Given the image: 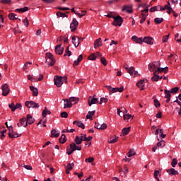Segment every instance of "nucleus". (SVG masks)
Masks as SVG:
<instances>
[{
	"label": "nucleus",
	"mask_w": 181,
	"mask_h": 181,
	"mask_svg": "<svg viewBox=\"0 0 181 181\" xmlns=\"http://www.w3.org/2000/svg\"><path fill=\"white\" fill-rule=\"evenodd\" d=\"M30 91H33V95L34 97H37V95L39 94V90H37V88H35L33 86H30Z\"/></svg>",
	"instance_id": "ddd939ff"
},
{
	"label": "nucleus",
	"mask_w": 181,
	"mask_h": 181,
	"mask_svg": "<svg viewBox=\"0 0 181 181\" xmlns=\"http://www.w3.org/2000/svg\"><path fill=\"white\" fill-rule=\"evenodd\" d=\"M15 16H17V15L16 13H9L8 19H10L11 21H15V20L18 19V18L15 17Z\"/></svg>",
	"instance_id": "4c0bfd02"
},
{
	"label": "nucleus",
	"mask_w": 181,
	"mask_h": 181,
	"mask_svg": "<svg viewBox=\"0 0 181 181\" xmlns=\"http://www.w3.org/2000/svg\"><path fill=\"white\" fill-rule=\"evenodd\" d=\"M70 46L67 47L66 49H65V52L66 53L68 57L71 56V51H70L69 49Z\"/></svg>",
	"instance_id": "4d7b16f0"
},
{
	"label": "nucleus",
	"mask_w": 181,
	"mask_h": 181,
	"mask_svg": "<svg viewBox=\"0 0 181 181\" xmlns=\"http://www.w3.org/2000/svg\"><path fill=\"white\" fill-rule=\"evenodd\" d=\"M54 136L55 138H59V136H60V132H57L56 129H52L51 131V138H53Z\"/></svg>",
	"instance_id": "4be33fe9"
},
{
	"label": "nucleus",
	"mask_w": 181,
	"mask_h": 181,
	"mask_svg": "<svg viewBox=\"0 0 181 181\" xmlns=\"http://www.w3.org/2000/svg\"><path fill=\"white\" fill-rule=\"evenodd\" d=\"M118 139V137H116L115 139H111L108 141L109 144H115Z\"/></svg>",
	"instance_id": "338daca9"
},
{
	"label": "nucleus",
	"mask_w": 181,
	"mask_h": 181,
	"mask_svg": "<svg viewBox=\"0 0 181 181\" xmlns=\"http://www.w3.org/2000/svg\"><path fill=\"white\" fill-rule=\"evenodd\" d=\"M123 118L125 121H128V119H131V118H132V115L129 114L123 115Z\"/></svg>",
	"instance_id": "8fccbe9b"
},
{
	"label": "nucleus",
	"mask_w": 181,
	"mask_h": 181,
	"mask_svg": "<svg viewBox=\"0 0 181 181\" xmlns=\"http://www.w3.org/2000/svg\"><path fill=\"white\" fill-rule=\"evenodd\" d=\"M167 173L168 175H170V176H173V175H179V172H177V170H176L175 168L167 170Z\"/></svg>",
	"instance_id": "412c9836"
},
{
	"label": "nucleus",
	"mask_w": 181,
	"mask_h": 181,
	"mask_svg": "<svg viewBox=\"0 0 181 181\" xmlns=\"http://www.w3.org/2000/svg\"><path fill=\"white\" fill-rule=\"evenodd\" d=\"M85 162H88L89 163H91L92 162H94V158L89 157L88 158H86L85 160Z\"/></svg>",
	"instance_id": "680f3d73"
},
{
	"label": "nucleus",
	"mask_w": 181,
	"mask_h": 181,
	"mask_svg": "<svg viewBox=\"0 0 181 181\" xmlns=\"http://www.w3.org/2000/svg\"><path fill=\"white\" fill-rule=\"evenodd\" d=\"M2 95H4V97H6V95H8V94H9V86H8V84L5 83L2 86Z\"/></svg>",
	"instance_id": "0eeeda50"
},
{
	"label": "nucleus",
	"mask_w": 181,
	"mask_h": 181,
	"mask_svg": "<svg viewBox=\"0 0 181 181\" xmlns=\"http://www.w3.org/2000/svg\"><path fill=\"white\" fill-rule=\"evenodd\" d=\"M156 71V74L158 73H158H162V71H165V73H166L168 71V67H165V68L158 67V70Z\"/></svg>",
	"instance_id": "37998d69"
},
{
	"label": "nucleus",
	"mask_w": 181,
	"mask_h": 181,
	"mask_svg": "<svg viewBox=\"0 0 181 181\" xmlns=\"http://www.w3.org/2000/svg\"><path fill=\"white\" fill-rule=\"evenodd\" d=\"M136 154V153L135 152V151H134V149H130L129 151L127 153V156L128 158H132V156H134Z\"/></svg>",
	"instance_id": "58836bf2"
},
{
	"label": "nucleus",
	"mask_w": 181,
	"mask_h": 181,
	"mask_svg": "<svg viewBox=\"0 0 181 181\" xmlns=\"http://www.w3.org/2000/svg\"><path fill=\"white\" fill-rule=\"evenodd\" d=\"M25 105L27 108H39V107H40L39 103H36L34 101H26Z\"/></svg>",
	"instance_id": "39448f33"
},
{
	"label": "nucleus",
	"mask_w": 181,
	"mask_h": 181,
	"mask_svg": "<svg viewBox=\"0 0 181 181\" xmlns=\"http://www.w3.org/2000/svg\"><path fill=\"white\" fill-rule=\"evenodd\" d=\"M177 91H179V87H175V88H172L170 90V93L171 94H176V93H177Z\"/></svg>",
	"instance_id": "09e8293b"
},
{
	"label": "nucleus",
	"mask_w": 181,
	"mask_h": 181,
	"mask_svg": "<svg viewBox=\"0 0 181 181\" xmlns=\"http://www.w3.org/2000/svg\"><path fill=\"white\" fill-rule=\"evenodd\" d=\"M103 103H108V99L107 98H101L100 104H103Z\"/></svg>",
	"instance_id": "052dcab7"
},
{
	"label": "nucleus",
	"mask_w": 181,
	"mask_h": 181,
	"mask_svg": "<svg viewBox=\"0 0 181 181\" xmlns=\"http://www.w3.org/2000/svg\"><path fill=\"white\" fill-rule=\"evenodd\" d=\"M107 124L105 123H103L102 124H100V127L99 128H100V129H107Z\"/></svg>",
	"instance_id": "774afa93"
},
{
	"label": "nucleus",
	"mask_w": 181,
	"mask_h": 181,
	"mask_svg": "<svg viewBox=\"0 0 181 181\" xmlns=\"http://www.w3.org/2000/svg\"><path fill=\"white\" fill-rule=\"evenodd\" d=\"M131 131V127H124L122 129V132L123 135H128Z\"/></svg>",
	"instance_id": "7c9ffc66"
},
{
	"label": "nucleus",
	"mask_w": 181,
	"mask_h": 181,
	"mask_svg": "<svg viewBox=\"0 0 181 181\" xmlns=\"http://www.w3.org/2000/svg\"><path fill=\"white\" fill-rule=\"evenodd\" d=\"M55 63H56V59H54V58L46 59V64H47L48 67H49V66H54Z\"/></svg>",
	"instance_id": "6ab92c4d"
},
{
	"label": "nucleus",
	"mask_w": 181,
	"mask_h": 181,
	"mask_svg": "<svg viewBox=\"0 0 181 181\" xmlns=\"http://www.w3.org/2000/svg\"><path fill=\"white\" fill-rule=\"evenodd\" d=\"M9 138H19V134L18 133H8Z\"/></svg>",
	"instance_id": "a19ab883"
},
{
	"label": "nucleus",
	"mask_w": 181,
	"mask_h": 181,
	"mask_svg": "<svg viewBox=\"0 0 181 181\" xmlns=\"http://www.w3.org/2000/svg\"><path fill=\"white\" fill-rule=\"evenodd\" d=\"M74 125H77L79 128H82V129H84L86 128V126L83 124L81 121H74L73 122Z\"/></svg>",
	"instance_id": "393cba45"
},
{
	"label": "nucleus",
	"mask_w": 181,
	"mask_h": 181,
	"mask_svg": "<svg viewBox=\"0 0 181 181\" xmlns=\"http://www.w3.org/2000/svg\"><path fill=\"white\" fill-rule=\"evenodd\" d=\"M159 131H160V138H163V139H164V138H165L166 137V134H163V130L162 129H157L156 130V135H158V134H159Z\"/></svg>",
	"instance_id": "a878e982"
},
{
	"label": "nucleus",
	"mask_w": 181,
	"mask_h": 181,
	"mask_svg": "<svg viewBox=\"0 0 181 181\" xmlns=\"http://www.w3.org/2000/svg\"><path fill=\"white\" fill-rule=\"evenodd\" d=\"M164 93L165 94V98H170V97H172V95L170 94V91L168 90H165Z\"/></svg>",
	"instance_id": "c03bdc74"
},
{
	"label": "nucleus",
	"mask_w": 181,
	"mask_h": 181,
	"mask_svg": "<svg viewBox=\"0 0 181 181\" xmlns=\"http://www.w3.org/2000/svg\"><path fill=\"white\" fill-rule=\"evenodd\" d=\"M154 22L156 25H159L163 22V19L162 18H156Z\"/></svg>",
	"instance_id": "79ce46f5"
},
{
	"label": "nucleus",
	"mask_w": 181,
	"mask_h": 181,
	"mask_svg": "<svg viewBox=\"0 0 181 181\" xmlns=\"http://www.w3.org/2000/svg\"><path fill=\"white\" fill-rule=\"evenodd\" d=\"M100 62H101L102 64H103V66L107 65V59H105V57H101L100 58Z\"/></svg>",
	"instance_id": "13d9d810"
},
{
	"label": "nucleus",
	"mask_w": 181,
	"mask_h": 181,
	"mask_svg": "<svg viewBox=\"0 0 181 181\" xmlns=\"http://www.w3.org/2000/svg\"><path fill=\"white\" fill-rule=\"evenodd\" d=\"M9 108L11 109V111H15L16 110V105L15 103H12L11 104L8 105Z\"/></svg>",
	"instance_id": "bf43d9fd"
},
{
	"label": "nucleus",
	"mask_w": 181,
	"mask_h": 181,
	"mask_svg": "<svg viewBox=\"0 0 181 181\" xmlns=\"http://www.w3.org/2000/svg\"><path fill=\"white\" fill-rule=\"evenodd\" d=\"M64 52V48L62 47V44L55 46V53L56 54L62 55Z\"/></svg>",
	"instance_id": "6e6552de"
},
{
	"label": "nucleus",
	"mask_w": 181,
	"mask_h": 181,
	"mask_svg": "<svg viewBox=\"0 0 181 181\" xmlns=\"http://www.w3.org/2000/svg\"><path fill=\"white\" fill-rule=\"evenodd\" d=\"M145 81H148V80L146 79H143L139 82L136 83V86L137 87H141V90H144V87H145Z\"/></svg>",
	"instance_id": "2eb2a0df"
},
{
	"label": "nucleus",
	"mask_w": 181,
	"mask_h": 181,
	"mask_svg": "<svg viewBox=\"0 0 181 181\" xmlns=\"http://www.w3.org/2000/svg\"><path fill=\"white\" fill-rule=\"evenodd\" d=\"M88 104L89 107H91L93 104H98V98L90 96L88 100Z\"/></svg>",
	"instance_id": "9d476101"
},
{
	"label": "nucleus",
	"mask_w": 181,
	"mask_h": 181,
	"mask_svg": "<svg viewBox=\"0 0 181 181\" xmlns=\"http://www.w3.org/2000/svg\"><path fill=\"white\" fill-rule=\"evenodd\" d=\"M113 19L114 22L112 23V25H114V26H121V25H122V22H124L122 17L120 16H115L113 17Z\"/></svg>",
	"instance_id": "20e7f679"
},
{
	"label": "nucleus",
	"mask_w": 181,
	"mask_h": 181,
	"mask_svg": "<svg viewBox=\"0 0 181 181\" xmlns=\"http://www.w3.org/2000/svg\"><path fill=\"white\" fill-rule=\"evenodd\" d=\"M81 135V138L78 136H76L75 137V142L76 145H80L83 142V141H84V139H83V134Z\"/></svg>",
	"instance_id": "b1692460"
},
{
	"label": "nucleus",
	"mask_w": 181,
	"mask_h": 181,
	"mask_svg": "<svg viewBox=\"0 0 181 181\" xmlns=\"http://www.w3.org/2000/svg\"><path fill=\"white\" fill-rule=\"evenodd\" d=\"M47 114L50 115L52 114V112L50 110H47V107H45V110L42 111V117L43 118H45V117L47 115Z\"/></svg>",
	"instance_id": "72a5a7b5"
},
{
	"label": "nucleus",
	"mask_w": 181,
	"mask_h": 181,
	"mask_svg": "<svg viewBox=\"0 0 181 181\" xmlns=\"http://www.w3.org/2000/svg\"><path fill=\"white\" fill-rule=\"evenodd\" d=\"M72 43L75 46V47H78V45L81 43V41H80V37H77V35L73 36Z\"/></svg>",
	"instance_id": "1a4fd4ad"
},
{
	"label": "nucleus",
	"mask_w": 181,
	"mask_h": 181,
	"mask_svg": "<svg viewBox=\"0 0 181 181\" xmlns=\"http://www.w3.org/2000/svg\"><path fill=\"white\" fill-rule=\"evenodd\" d=\"M73 168H74V163H69L68 165L66 166V173L69 175V173H70V171L71 170V169H73Z\"/></svg>",
	"instance_id": "5701e85b"
},
{
	"label": "nucleus",
	"mask_w": 181,
	"mask_h": 181,
	"mask_svg": "<svg viewBox=\"0 0 181 181\" xmlns=\"http://www.w3.org/2000/svg\"><path fill=\"white\" fill-rule=\"evenodd\" d=\"M69 101H71V103H75V104H77L78 103V98H74V97L70 98Z\"/></svg>",
	"instance_id": "de8ad7c7"
},
{
	"label": "nucleus",
	"mask_w": 181,
	"mask_h": 181,
	"mask_svg": "<svg viewBox=\"0 0 181 181\" xmlns=\"http://www.w3.org/2000/svg\"><path fill=\"white\" fill-rule=\"evenodd\" d=\"M25 119L27 121V124H29V125H32V124L35 122V119L30 115H27V118H25Z\"/></svg>",
	"instance_id": "a211bd4d"
},
{
	"label": "nucleus",
	"mask_w": 181,
	"mask_h": 181,
	"mask_svg": "<svg viewBox=\"0 0 181 181\" xmlns=\"http://www.w3.org/2000/svg\"><path fill=\"white\" fill-rule=\"evenodd\" d=\"M165 145H166V142H165L164 140H161L158 143H157V146L158 147L161 146L162 148H163Z\"/></svg>",
	"instance_id": "a18cd8bd"
},
{
	"label": "nucleus",
	"mask_w": 181,
	"mask_h": 181,
	"mask_svg": "<svg viewBox=\"0 0 181 181\" xmlns=\"http://www.w3.org/2000/svg\"><path fill=\"white\" fill-rule=\"evenodd\" d=\"M126 70H127V72L129 73L132 76L135 77L136 74H138V71H135V68L132 66L131 68L125 67Z\"/></svg>",
	"instance_id": "9b49d317"
},
{
	"label": "nucleus",
	"mask_w": 181,
	"mask_h": 181,
	"mask_svg": "<svg viewBox=\"0 0 181 181\" xmlns=\"http://www.w3.org/2000/svg\"><path fill=\"white\" fill-rule=\"evenodd\" d=\"M69 146V148H66L67 155H71L74 151H81V146L76 145L75 143L71 144Z\"/></svg>",
	"instance_id": "f03ea898"
},
{
	"label": "nucleus",
	"mask_w": 181,
	"mask_h": 181,
	"mask_svg": "<svg viewBox=\"0 0 181 181\" xmlns=\"http://www.w3.org/2000/svg\"><path fill=\"white\" fill-rule=\"evenodd\" d=\"M176 165H177V159L173 158L171 165L173 166V168H175V166H176Z\"/></svg>",
	"instance_id": "6e6d98bb"
},
{
	"label": "nucleus",
	"mask_w": 181,
	"mask_h": 181,
	"mask_svg": "<svg viewBox=\"0 0 181 181\" xmlns=\"http://www.w3.org/2000/svg\"><path fill=\"white\" fill-rule=\"evenodd\" d=\"M42 80H43V75L40 74V76L39 78H34V81H42Z\"/></svg>",
	"instance_id": "864d4df0"
},
{
	"label": "nucleus",
	"mask_w": 181,
	"mask_h": 181,
	"mask_svg": "<svg viewBox=\"0 0 181 181\" xmlns=\"http://www.w3.org/2000/svg\"><path fill=\"white\" fill-rule=\"evenodd\" d=\"M153 103L156 108H158V107L160 105V103L159 102V100H158V99H154Z\"/></svg>",
	"instance_id": "603ef678"
},
{
	"label": "nucleus",
	"mask_w": 181,
	"mask_h": 181,
	"mask_svg": "<svg viewBox=\"0 0 181 181\" xmlns=\"http://www.w3.org/2000/svg\"><path fill=\"white\" fill-rule=\"evenodd\" d=\"M64 108H71V107H73V104L71 103V102L70 101V99H66L64 100Z\"/></svg>",
	"instance_id": "f3484780"
},
{
	"label": "nucleus",
	"mask_w": 181,
	"mask_h": 181,
	"mask_svg": "<svg viewBox=\"0 0 181 181\" xmlns=\"http://www.w3.org/2000/svg\"><path fill=\"white\" fill-rule=\"evenodd\" d=\"M28 11H29V8L26 6L24 8L16 9V12H19L20 13H23V12H28Z\"/></svg>",
	"instance_id": "cd10ccee"
},
{
	"label": "nucleus",
	"mask_w": 181,
	"mask_h": 181,
	"mask_svg": "<svg viewBox=\"0 0 181 181\" xmlns=\"http://www.w3.org/2000/svg\"><path fill=\"white\" fill-rule=\"evenodd\" d=\"M45 57H46V59H54L52 54L50 53V52L46 53Z\"/></svg>",
	"instance_id": "5fc2aeb1"
},
{
	"label": "nucleus",
	"mask_w": 181,
	"mask_h": 181,
	"mask_svg": "<svg viewBox=\"0 0 181 181\" xmlns=\"http://www.w3.org/2000/svg\"><path fill=\"white\" fill-rule=\"evenodd\" d=\"M107 90L110 91V94H113V93H122L124 91V86L120 88H112L111 86H106Z\"/></svg>",
	"instance_id": "7ed1b4c3"
},
{
	"label": "nucleus",
	"mask_w": 181,
	"mask_h": 181,
	"mask_svg": "<svg viewBox=\"0 0 181 181\" xmlns=\"http://www.w3.org/2000/svg\"><path fill=\"white\" fill-rule=\"evenodd\" d=\"M143 42H144V43H146L147 45H152L153 43V38H152L151 37H145L143 39Z\"/></svg>",
	"instance_id": "4468645a"
},
{
	"label": "nucleus",
	"mask_w": 181,
	"mask_h": 181,
	"mask_svg": "<svg viewBox=\"0 0 181 181\" xmlns=\"http://www.w3.org/2000/svg\"><path fill=\"white\" fill-rule=\"evenodd\" d=\"M78 26V21H77L76 18H74L70 25L71 32H74L76 29H77Z\"/></svg>",
	"instance_id": "423d86ee"
},
{
	"label": "nucleus",
	"mask_w": 181,
	"mask_h": 181,
	"mask_svg": "<svg viewBox=\"0 0 181 181\" xmlns=\"http://www.w3.org/2000/svg\"><path fill=\"white\" fill-rule=\"evenodd\" d=\"M54 84L57 87H60L63 86V83H67V77L55 76L54 78Z\"/></svg>",
	"instance_id": "f257e3e1"
},
{
	"label": "nucleus",
	"mask_w": 181,
	"mask_h": 181,
	"mask_svg": "<svg viewBox=\"0 0 181 181\" xmlns=\"http://www.w3.org/2000/svg\"><path fill=\"white\" fill-rule=\"evenodd\" d=\"M159 75L156 73V71L153 72V76L151 77V81H159Z\"/></svg>",
	"instance_id": "c85d7f7f"
},
{
	"label": "nucleus",
	"mask_w": 181,
	"mask_h": 181,
	"mask_svg": "<svg viewBox=\"0 0 181 181\" xmlns=\"http://www.w3.org/2000/svg\"><path fill=\"white\" fill-rule=\"evenodd\" d=\"M57 16L58 18H67V15H66V13L61 12V11H58L57 13Z\"/></svg>",
	"instance_id": "ea45409f"
},
{
	"label": "nucleus",
	"mask_w": 181,
	"mask_h": 181,
	"mask_svg": "<svg viewBox=\"0 0 181 181\" xmlns=\"http://www.w3.org/2000/svg\"><path fill=\"white\" fill-rule=\"evenodd\" d=\"M97 57H101V53L100 52H96L95 54H91L88 57L89 60H95Z\"/></svg>",
	"instance_id": "dca6fc26"
},
{
	"label": "nucleus",
	"mask_w": 181,
	"mask_h": 181,
	"mask_svg": "<svg viewBox=\"0 0 181 181\" xmlns=\"http://www.w3.org/2000/svg\"><path fill=\"white\" fill-rule=\"evenodd\" d=\"M122 11H127V12L128 13H132L133 11H132V6H124Z\"/></svg>",
	"instance_id": "c756f323"
},
{
	"label": "nucleus",
	"mask_w": 181,
	"mask_h": 181,
	"mask_svg": "<svg viewBox=\"0 0 181 181\" xmlns=\"http://www.w3.org/2000/svg\"><path fill=\"white\" fill-rule=\"evenodd\" d=\"M67 141V138L66 137V134H62L59 138L60 144H64Z\"/></svg>",
	"instance_id": "c9c22d12"
},
{
	"label": "nucleus",
	"mask_w": 181,
	"mask_h": 181,
	"mask_svg": "<svg viewBox=\"0 0 181 181\" xmlns=\"http://www.w3.org/2000/svg\"><path fill=\"white\" fill-rule=\"evenodd\" d=\"M23 23H24L25 26H26V27L29 26V20H28V18H25L23 20Z\"/></svg>",
	"instance_id": "69168bd1"
},
{
	"label": "nucleus",
	"mask_w": 181,
	"mask_h": 181,
	"mask_svg": "<svg viewBox=\"0 0 181 181\" xmlns=\"http://www.w3.org/2000/svg\"><path fill=\"white\" fill-rule=\"evenodd\" d=\"M158 176H159V170H156L154 171V177L155 179H156L157 181H159V177Z\"/></svg>",
	"instance_id": "3c124183"
},
{
	"label": "nucleus",
	"mask_w": 181,
	"mask_h": 181,
	"mask_svg": "<svg viewBox=\"0 0 181 181\" xmlns=\"http://www.w3.org/2000/svg\"><path fill=\"white\" fill-rule=\"evenodd\" d=\"M0 4L3 5H12V0H0Z\"/></svg>",
	"instance_id": "f704fd0d"
},
{
	"label": "nucleus",
	"mask_w": 181,
	"mask_h": 181,
	"mask_svg": "<svg viewBox=\"0 0 181 181\" xmlns=\"http://www.w3.org/2000/svg\"><path fill=\"white\" fill-rule=\"evenodd\" d=\"M148 16V14H144L143 13H141L140 18H141V20L140 21V23H144L145 21H146V17Z\"/></svg>",
	"instance_id": "e433bc0d"
},
{
	"label": "nucleus",
	"mask_w": 181,
	"mask_h": 181,
	"mask_svg": "<svg viewBox=\"0 0 181 181\" xmlns=\"http://www.w3.org/2000/svg\"><path fill=\"white\" fill-rule=\"evenodd\" d=\"M20 123L24 128H26L28 127V122L26 120V118L23 117L22 119H20Z\"/></svg>",
	"instance_id": "bb28decb"
},
{
	"label": "nucleus",
	"mask_w": 181,
	"mask_h": 181,
	"mask_svg": "<svg viewBox=\"0 0 181 181\" xmlns=\"http://www.w3.org/2000/svg\"><path fill=\"white\" fill-rule=\"evenodd\" d=\"M156 11H165V8L160 5L153 6L150 8V12H155Z\"/></svg>",
	"instance_id": "f8f14e48"
},
{
	"label": "nucleus",
	"mask_w": 181,
	"mask_h": 181,
	"mask_svg": "<svg viewBox=\"0 0 181 181\" xmlns=\"http://www.w3.org/2000/svg\"><path fill=\"white\" fill-rule=\"evenodd\" d=\"M148 70H150V71H155L156 69H155L153 64H150L148 65Z\"/></svg>",
	"instance_id": "0e129e2a"
},
{
	"label": "nucleus",
	"mask_w": 181,
	"mask_h": 181,
	"mask_svg": "<svg viewBox=\"0 0 181 181\" xmlns=\"http://www.w3.org/2000/svg\"><path fill=\"white\" fill-rule=\"evenodd\" d=\"M81 60H83V55L82 54L79 55L77 60H75L74 62V66H78V63H80V62H81Z\"/></svg>",
	"instance_id": "2f4dec72"
},
{
	"label": "nucleus",
	"mask_w": 181,
	"mask_h": 181,
	"mask_svg": "<svg viewBox=\"0 0 181 181\" xmlns=\"http://www.w3.org/2000/svg\"><path fill=\"white\" fill-rule=\"evenodd\" d=\"M21 166L23 168H25V169H26L27 170H33V168H32V166H30V165H28L25 164H21Z\"/></svg>",
	"instance_id": "49530a36"
},
{
	"label": "nucleus",
	"mask_w": 181,
	"mask_h": 181,
	"mask_svg": "<svg viewBox=\"0 0 181 181\" xmlns=\"http://www.w3.org/2000/svg\"><path fill=\"white\" fill-rule=\"evenodd\" d=\"M100 46H103V41H101V37L95 40L94 43V48L97 49V47H100Z\"/></svg>",
	"instance_id": "aec40b11"
},
{
	"label": "nucleus",
	"mask_w": 181,
	"mask_h": 181,
	"mask_svg": "<svg viewBox=\"0 0 181 181\" xmlns=\"http://www.w3.org/2000/svg\"><path fill=\"white\" fill-rule=\"evenodd\" d=\"M62 118H67L69 117V114L66 113V112H62L61 113Z\"/></svg>",
	"instance_id": "e2e57ef3"
},
{
	"label": "nucleus",
	"mask_w": 181,
	"mask_h": 181,
	"mask_svg": "<svg viewBox=\"0 0 181 181\" xmlns=\"http://www.w3.org/2000/svg\"><path fill=\"white\" fill-rule=\"evenodd\" d=\"M95 114V110L93 111H89L88 112V115H86V119H91L93 118V115Z\"/></svg>",
	"instance_id": "473e14b6"
}]
</instances>
